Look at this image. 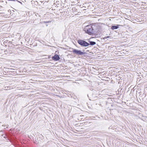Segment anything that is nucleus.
I'll list each match as a JSON object with an SVG mask.
<instances>
[{
  "label": "nucleus",
  "instance_id": "9",
  "mask_svg": "<svg viewBox=\"0 0 147 147\" xmlns=\"http://www.w3.org/2000/svg\"><path fill=\"white\" fill-rule=\"evenodd\" d=\"M51 22V21H47L44 22L45 23H50Z\"/></svg>",
  "mask_w": 147,
  "mask_h": 147
},
{
  "label": "nucleus",
  "instance_id": "7",
  "mask_svg": "<svg viewBox=\"0 0 147 147\" xmlns=\"http://www.w3.org/2000/svg\"><path fill=\"white\" fill-rule=\"evenodd\" d=\"M88 42L89 43H88L89 45H88V46L90 45L93 46L96 44V42H95L89 40Z\"/></svg>",
  "mask_w": 147,
  "mask_h": 147
},
{
  "label": "nucleus",
  "instance_id": "6",
  "mask_svg": "<svg viewBox=\"0 0 147 147\" xmlns=\"http://www.w3.org/2000/svg\"><path fill=\"white\" fill-rule=\"evenodd\" d=\"M120 25H112L111 27V29L112 30L116 29L119 28V26Z\"/></svg>",
  "mask_w": 147,
  "mask_h": 147
},
{
  "label": "nucleus",
  "instance_id": "4",
  "mask_svg": "<svg viewBox=\"0 0 147 147\" xmlns=\"http://www.w3.org/2000/svg\"><path fill=\"white\" fill-rule=\"evenodd\" d=\"M52 59L53 60L55 61H57L59 60L60 58L58 55L56 54L52 57Z\"/></svg>",
  "mask_w": 147,
  "mask_h": 147
},
{
  "label": "nucleus",
  "instance_id": "1",
  "mask_svg": "<svg viewBox=\"0 0 147 147\" xmlns=\"http://www.w3.org/2000/svg\"><path fill=\"white\" fill-rule=\"evenodd\" d=\"M95 27L94 25H88L85 27L83 30L85 33L89 35H93L95 34L96 32L94 28Z\"/></svg>",
  "mask_w": 147,
  "mask_h": 147
},
{
  "label": "nucleus",
  "instance_id": "2",
  "mask_svg": "<svg viewBox=\"0 0 147 147\" xmlns=\"http://www.w3.org/2000/svg\"><path fill=\"white\" fill-rule=\"evenodd\" d=\"M72 49V52L74 54H76L78 56L86 54V53L84 52V50L82 51L80 50H78L76 49Z\"/></svg>",
  "mask_w": 147,
  "mask_h": 147
},
{
  "label": "nucleus",
  "instance_id": "10",
  "mask_svg": "<svg viewBox=\"0 0 147 147\" xmlns=\"http://www.w3.org/2000/svg\"><path fill=\"white\" fill-rule=\"evenodd\" d=\"M82 116H84L83 115H82V116L80 115V117H82Z\"/></svg>",
  "mask_w": 147,
  "mask_h": 147
},
{
  "label": "nucleus",
  "instance_id": "8",
  "mask_svg": "<svg viewBox=\"0 0 147 147\" xmlns=\"http://www.w3.org/2000/svg\"><path fill=\"white\" fill-rule=\"evenodd\" d=\"M109 36H105V37L104 38V39H106V38H109Z\"/></svg>",
  "mask_w": 147,
  "mask_h": 147
},
{
  "label": "nucleus",
  "instance_id": "5",
  "mask_svg": "<svg viewBox=\"0 0 147 147\" xmlns=\"http://www.w3.org/2000/svg\"><path fill=\"white\" fill-rule=\"evenodd\" d=\"M11 42L9 41L8 40H7L5 41H4L3 44L6 46H7V45H9L10 44L12 45L13 44L11 43Z\"/></svg>",
  "mask_w": 147,
  "mask_h": 147
},
{
  "label": "nucleus",
  "instance_id": "3",
  "mask_svg": "<svg viewBox=\"0 0 147 147\" xmlns=\"http://www.w3.org/2000/svg\"><path fill=\"white\" fill-rule=\"evenodd\" d=\"M77 41L78 44L81 47H85L88 46V43L85 40L81 39H79L77 40Z\"/></svg>",
  "mask_w": 147,
  "mask_h": 147
}]
</instances>
